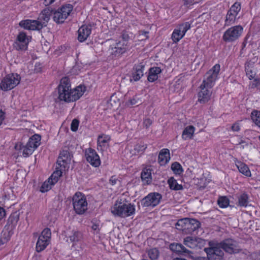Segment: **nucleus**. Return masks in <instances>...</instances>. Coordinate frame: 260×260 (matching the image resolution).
<instances>
[{
	"label": "nucleus",
	"mask_w": 260,
	"mask_h": 260,
	"mask_svg": "<svg viewBox=\"0 0 260 260\" xmlns=\"http://www.w3.org/2000/svg\"><path fill=\"white\" fill-rule=\"evenodd\" d=\"M85 89L84 86L80 85L72 89L69 78H63L58 86V99L68 103L75 101L83 94Z\"/></svg>",
	"instance_id": "nucleus-1"
},
{
	"label": "nucleus",
	"mask_w": 260,
	"mask_h": 260,
	"mask_svg": "<svg viewBox=\"0 0 260 260\" xmlns=\"http://www.w3.org/2000/svg\"><path fill=\"white\" fill-rule=\"evenodd\" d=\"M52 15H53V10L47 8L41 12L37 20H22L20 22L19 25L21 27L29 30H40L47 25Z\"/></svg>",
	"instance_id": "nucleus-2"
},
{
	"label": "nucleus",
	"mask_w": 260,
	"mask_h": 260,
	"mask_svg": "<svg viewBox=\"0 0 260 260\" xmlns=\"http://www.w3.org/2000/svg\"><path fill=\"white\" fill-rule=\"evenodd\" d=\"M111 213L115 216L125 218L135 213V206L128 203H122V200H117L111 208Z\"/></svg>",
	"instance_id": "nucleus-3"
},
{
	"label": "nucleus",
	"mask_w": 260,
	"mask_h": 260,
	"mask_svg": "<svg viewBox=\"0 0 260 260\" xmlns=\"http://www.w3.org/2000/svg\"><path fill=\"white\" fill-rule=\"evenodd\" d=\"M40 140V136L35 134L29 138L25 146H22L21 143H18L15 145V149L17 150H22L23 155L27 157L39 146Z\"/></svg>",
	"instance_id": "nucleus-4"
},
{
	"label": "nucleus",
	"mask_w": 260,
	"mask_h": 260,
	"mask_svg": "<svg viewBox=\"0 0 260 260\" xmlns=\"http://www.w3.org/2000/svg\"><path fill=\"white\" fill-rule=\"evenodd\" d=\"M73 7L71 4H66L57 10H53V19L56 23H62L72 11Z\"/></svg>",
	"instance_id": "nucleus-5"
},
{
	"label": "nucleus",
	"mask_w": 260,
	"mask_h": 260,
	"mask_svg": "<svg viewBox=\"0 0 260 260\" xmlns=\"http://www.w3.org/2000/svg\"><path fill=\"white\" fill-rule=\"evenodd\" d=\"M72 200L74 209L76 213L82 214L87 210V200L85 196L81 192H76Z\"/></svg>",
	"instance_id": "nucleus-6"
},
{
	"label": "nucleus",
	"mask_w": 260,
	"mask_h": 260,
	"mask_svg": "<svg viewBox=\"0 0 260 260\" xmlns=\"http://www.w3.org/2000/svg\"><path fill=\"white\" fill-rule=\"evenodd\" d=\"M20 79V76L17 74H9L2 80L0 87L4 91L11 90L19 83Z\"/></svg>",
	"instance_id": "nucleus-7"
},
{
	"label": "nucleus",
	"mask_w": 260,
	"mask_h": 260,
	"mask_svg": "<svg viewBox=\"0 0 260 260\" xmlns=\"http://www.w3.org/2000/svg\"><path fill=\"white\" fill-rule=\"evenodd\" d=\"M19 219V214L14 213L10 216L8 219L7 224L5 227V230L3 231L1 235V241L5 242L7 241L11 235V232L14 228L17 222Z\"/></svg>",
	"instance_id": "nucleus-8"
},
{
	"label": "nucleus",
	"mask_w": 260,
	"mask_h": 260,
	"mask_svg": "<svg viewBox=\"0 0 260 260\" xmlns=\"http://www.w3.org/2000/svg\"><path fill=\"white\" fill-rule=\"evenodd\" d=\"M243 30V27L240 25L232 26L224 32L222 40L226 43L234 42L241 36Z\"/></svg>",
	"instance_id": "nucleus-9"
},
{
	"label": "nucleus",
	"mask_w": 260,
	"mask_h": 260,
	"mask_svg": "<svg viewBox=\"0 0 260 260\" xmlns=\"http://www.w3.org/2000/svg\"><path fill=\"white\" fill-rule=\"evenodd\" d=\"M220 71V65L216 64L204 76V78L202 84L206 86L209 88H212L215 84Z\"/></svg>",
	"instance_id": "nucleus-10"
},
{
	"label": "nucleus",
	"mask_w": 260,
	"mask_h": 260,
	"mask_svg": "<svg viewBox=\"0 0 260 260\" xmlns=\"http://www.w3.org/2000/svg\"><path fill=\"white\" fill-rule=\"evenodd\" d=\"M51 233L48 228L45 229L39 236L37 244L36 250L38 252L43 251L49 244L50 241Z\"/></svg>",
	"instance_id": "nucleus-11"
},
{
	"label": "nucleus",
	"mask_w": 260,
	"mask_h": 260,
	"mask_svg": "<svg viewBox=\"0 0 260 260\" xmlns=\"http://www.w3.org/2000/svg\"><path fill=\"white\" fill-rule=\"evenodd\" d=\"M209 260H223L224 252L218 244L204 249Z\"/></svg>",
	"instance_id": "nucleus-12"
},
{
	"label": "nucleus",
	"mask_w": 260,
	"mask_h": 260,
	"mask_svg": "<svg viewBox=\"0 0 260 260\" xmlns=\"http://www.w3.org/2000/svg\"><path fill=\"white\" fill-rule=\"evenodd\" d=\"M190 24L188 22L181 24L177 26L173 31L171 38L174 43H177L185 35L186 32L190 28Z\"/></svg>",
	"instance_id": "nucleus-13"
},
{
	"label": "nucleus",
	"mask_w": 260,
	"mask_h": 260,
	"mask_svg": "<svg viewBox=\"0 0 260 260\" xmlns=\"http://www.w3.org/2000/svg\"><path fill=\"white\" fill-rule=\"evenodd\" d=\"M161 199V196L159 193H150L141 200V205L143 207H155L159 203Z\"/></svg>",
	"instance_id": "nucleus-14"
},
{
	"label": "nucleus",
	"mask_w": 260,
	"mask_h": 260,
	"mask_svg": "<svg viewBox=\"0 0 260 260\" xmlns=\"http://www.w3.org/2000/svg\"><path fill=\"white\" fill-rule=\"evenodd\" d=\"M87 161L93 167H98L101 164V160L96 152L92 148H88L85 152Z\"/></svg>",
	"instance_id": "nucleus-15"
},
{
	"label": "nucleus",
	"mask_w": 260,
	"mask_h": 260,
	"mask_svg": "<svg viewBox=\"0 0 260 260\" xmlns=\"http://www.w3.org/2000/svg\"><path fill=\"white\" fill-rule=\"evenodd\" d=\"M29 43L28 37L24 32H20L14 43V47L18 50L24 51L27 48Z\"/></svg>",
	"instance_id": "nucleus-16"
},
{
	"label": "nucleus",
	"mask_w": 260,
	"mask_h": 260,
	"mask_svg": "<svg viewBox=\"0 0 260 260\" xmlns=\"http://www.w3.org/2000/svg\"><path fill=\"white\" fill-rule=\"evenodd\" d=\"M221 247V249L224 250L225 252L229 253H237L239 251L236 243L231 239H227L218 244Z\"/></svg>",
	"instance_id": "nucleus-17"
},
{
	"label": "nucleus",
	"mask_w": 260,
	"mask_h": 260,
	"mask_svg": "<svg viewBox=\"0 0 260 260\" xmlns=\"http://www.w3.org/2000/svg\"><path fill=\"white\" fill-rule=\"evenodd\" d=\"M128 47L127 42L119 41L116 43L114 47L111 48V54L114 57H118L126 51Z\"/></svg>",
	"instance_id": "nucleus-18"
},
{
	"label": "nucleus",
	"mask_w": 260,
	"mask_h": 260,
	"mask_svg": "<svg viewBox=\"0 0 260 260\" xmlns=\"http://www.w3.org/2000/svg\"><path fill=\"white\" fill-rule=\"evenodd\" d=\"M201 90L198 93V101L201 103H205L209 101L212 94V88H209L207 86L203 84L200 85Z\"/></svg>",
	"instance_id": "nucleus-19"
},
{
	"label": "nucleus",
	"mask_w": 260,
	"mask_h": 260,
	"mask_svg": "<svg viewBox=\"0 0 260 260\" xmlns=\"http://www.w3.org/2000/svg\"><path fill=\"white\" fill-rule=\"evenodd\" d=\"M71 160L70 153L67 150H63L60 152L57 161V165L60 168L65 169L66 165L70 163Z\"/></svg>",
	"instance_id": "nucleus-20"
},
{
	"label": "nucleus",
	"mask_w": 260,
	"mask_h": 260,
	"mask_svg": "<svg viewBox=\"0 0 260 260\" xmlns=\"http://www.w3.org/2000/svg\"><path fill=\"white\" fill-rule=\"evenodd\" d=\"M91 27L89 25H82L78 31V40L80 42L85 41L91 34Z\"/></svg>",
	"instance_id": "nucleus-21"
},
{
	"label": "nucleus",
	"mask_w": 260,
	"mask_h": 260,
	"mask_svg": "<svg viewBox=\"0 0 260 260\" xmlns=\"http://www.w3.org/2000/svg\"><path fill=\"white\" fill-rule=\"evenodd\" d=\"M245 72L247 76L250 80L254 79L256 75V70L254 67V61L249 60L245 63Z\"/></svg>",
	"instance_id": "nucleus-22"
},
{
	"label": "nucleus",
	"mask_w": 260,
	"mask_h": 260,
	"mask_svg": "<svg viewBox=\"0 0 260 260\" xmlns=\"http://www.w3.org/2000/svg\"><path fill=\"white\" fill-rule=\"evenodd\" d=\"M144 67L145 66L142 63L136 66L134 68V72L133 73L132 79L131 80H133L135 81L139 80L144 75Z\"/></svg>",
	"instance_id": "nucleus-23"
},
{
	"label": "nucleus",
	"mask_w": 260,
	"mask_h": 260,
	"mask_svg": "<svg viewBox=\"0 0 260 260\" xmlns=\"http://www.w3.org/2000/svg\"><path fill=\"white\" fill-rule=\"evenodd\" d=\"M200 226V222L195 219L188 218L186 222V228L185 231L191 233L198 229Z\"/></svg>",
	"instance_id": "nucleus-24"
},
{
	"label": "nucleus",
	"mask_w": 260,
	"mask_h": 260,
	"mask_svg": "<svg viewBox=\"0 0 260 260\" xmlns=\"http://www.w3.org/2000/svg\"><path fill=\"white\" fill-rule=\"evenodd\" d=\"M170 151L168 149H162L158 155V162L161 166L165 165L170 160Z\"/></svg>",
	"instance_id": "nucleus-25"
},
{
	"label": "nucleus",
	"mask_w": 260,
	"mask_h": 260,
	"mask_svg": "<svg viewBox=\"0 0 260 260\" xmlns=\"http://www.w3.org/2000/svg\"><path fill=\"white\" fill-rule=\"evenodd\" d=\"M161 72L159 67H153L149 69V75L148 76V80L149 82H154L158 79V75Z\"/></svg>",
	"instance_id": "nucleus-26"
},
{
	"label": "nucleus",
	"mask_w": 260,
	"mask_h": 260,
	"mask_svg": "<svg viewBox=\"0 0 260 260\" xmlns=\"http://www.w3.org/2000/svg\"><path fill=\"white\" fill-rule=\"evenodd\" d=\"M170 249L179 254H189L190 252L180 244H171L170 245Z\"/></svg>",
	"instance_id": "nucleus-27"
},
{
	"label": "nucleus",
	"mask_w": 260,
	"mask_h": 260,
	"mask_svg": "<svg viewBox=\"0 0 260 260\" xmlns=\"http://www.w3.org/2000/svg\"><path fill=\"white\" fill-rule=\"evenodd\" d=\"M236 166L240 173L247 177L251 176V172L246 164L241 161H237L236 162Z\"/></svg>",
	"instance_id": "nucleus-28"
},
{
	"label": "nucleus",
	"mask_w": 260,
	"mask_h": 260,
	"mask_svg": "<svg viewBox=\"0 0 260 260\" xmlns=\"http://www.w3.org/2000/svg\"><path fill=\"white\" fill-rule=\"evenodd\" d=\"M110 140V136L105 135H101L98 137V147L101 148H105L108 145V142Z\"/></svg>",
	"instance_id": "nucleus-29"
},
{
	"label": "nucleus",
	"mask_w": 260,
	"mask_h": 260,
	"mask_svg": "<svg viewBox=\"0 0 260 260\" xmlns=\"http://www.w3.org/2000/svg\"><path fill=\"white\" fill-rule=\"evenodd\" d=\"M198 240L196 238L188 236L184 239V244L190 248H194L198 245Z\"/></svg>",
	"instance_id": "nucleus-30"
},
{
	"label": "nucleus",
	"mask_w": 260,
	"mask_h": 260,
	"mask_svg": "<svg viewBox=\"0 0 260 260\" xmlns=\"http://www.w3.org/2000/svg\"><path fill=\"white\" fill-rule=\"evenodd\" d=\"M142 180L148 184L152 181L151 170L150 169H145L141 173Z\"/></svg>",
	"instance_id": "nucleus-31"
},
{
	"label": "nucleus",
	"mask_w": 260,
	"mask_h": 260,
	"mask_svg": "<svg viewBox=\"0 0 260 260\" xmlns=\"http://www.w3.org/2000/svg\"><path fill=\"white\" fill-rule=\"evenodd\" d=\"M194 132V127L192 125L187 126L183 131L182 137L183 139L192 138Z\"/></svg>",
	"instance_id": "nucleus-32"
},
{
	"label": "nucleus",
	"mask_w": 260,
	"mask_h": 260,
	"mask_svg": "<svg viewBox=\"0 0 260 260\" xmlns=\"http://www.w3.org/2000/svg\"><path fill=\"white\" fill-rule=\"evenodd\" d=\"M237 16V15L228 11V13L226 15L224 26H230L233 24L235 22Z\"/></svg>",
	"instance_id": "nucleus-33"
},
{
	"label": "nucleus",
	"mask_w": 260,
	"mask_h": 260,
	"mask_svg": "<svg viewBox=\"0 0 260 260\" xmlns=\"http://www.w3.org/2000/svg\"><path fill=\"white\" fill-rule=\"evenodd\" d=\"M63 168H60L59 166H56V171H54L49 178L55 184L58 181L59 178L62 175V170Z\"/></svg>",
	"instance_id": "nucleus-34"
},
{
	"label": "nucleus",
	"mask_w": 260,
	"mask_h": 260,
	"mask_svg": "<svg viewBox=\"0 0 260 260\" xmlns=\"http://www.w3.org/2000/svg\"><path fill=\"white\" fill-rule=\"evenodd\" d=\"M248 204V196L243 193L238 197V206L246 207Z\"/></svg>",
	"instance_id": "nucleus-35"
},
{
	"label": "nucleus",
	"mask_w": 260,
	"mask_h": 260,
	"mask_svg": "<svg viewBox=\"0 0 260 260\" xmlns=\"http://www.w3.org/2000/svg\"><path fill=\"white\" fill-rule=\"evenodd\" d=\"M82 238V234L77 231H72L69 236V238L72 242L76 243L79 241Z\"/></svg>",
	"instance_id": "nucleus-36"
},
{
	"label": "nucleus",
	"mask_w": 260,
	"mask_h": 260,
	"mask_svg": "<svg viewBox=\"0 0 260 260\" xmlns=\"http://www.w3.org/2000/svg\"><path fill=\"white\" fill-rule=\"evenodd\" d=\"M168 184L171 189L176 190H179L182 189V186L178 183L177 181L173 178H170L168 180Z\"/></svg>",
	"instance_id": "nucleus-37"
},
{
	"label": "nucleus",
	"mask_w": 260,
	"mask_h": 260,
	"mask_svg": "<svg viewBox=\"0 0 260 260\" xmlns=\"http://www.w3.org/2000/svg\"><path fill=\"white\" fill-rule=\"evenodd\" d=\"M147 146L146 145L138 144L135 146L133 150H132V153L133 155H137L139 153L142 154L146 149Z\"/></svg>",
	"instance_id": "nucleus-38"
},
{
	"label": "nucleus",
	"mask_w": 260,
	"mask_h": 260,
	"mask_svg": "<svg viewBox=\"0 0 260 260\" xmlns=\"http://www.w3.org/2000/svg\"><path fill=\"white\" fill-rule=\"evenodd\" d=\"M55 183L49 178L48 180L45 181L41 187L40 191L42 192H45L50 189L52 186L54 185Z\"/></svg>",
	"instance_id": "nucleus-39"
},
{
	"label": "nucleus",
	"mask_w": 260,
	"mask_h": 260,
	"mask_svg": "<svg viewBox=\"0 0 260 260\" xmlns=\"http://www.w3.org/2000/svg\"><path fill=\"white\" fill-rule=\"evenodd\" d=\"M251 117L252 121L260 127V112L254 111L251 113Z\"/></svg>",
	"instance_id": "nucleus-40"
},
{
	"label": "nucleus",
	"mask_w": 260,
	"mask_h": 260,
	"mask_svg": "<svg viewBox=\"0 0 260 260\" xmlns=\"http://www.w3.org/2000/svg\"><path fill=\"white\" fill-rule=\"evenodd\" d=\"M218 205L221 208H226L229 205V200L226 197H220L217 201Z\"/></svg>",
	"instance_id": "nucleus-41"
},
{
	"label": "nucleus",
	"mask_w": 260,
	"mask_h": 260,
	"mask_svg": "<svg viewBox=\"0 0 260 260\" xmlns=\"http://www.w3.org/2000/svg\"><path fill=\"white\" fill-rule=\"evenodd\" d=\"M148 254L151 260H156L158 257L159 252L157 249L154 248L150 249L148 251Z\"/></svg>",
	"instance_id": "nucleus-42"
},
{
	"label": "nucleus",
	"mask_w": 260,
	"mask_h": 260,
	"mask_svg": "<svg viewBox=\"0 0 260 260\" xmlns=\"http://www.w3.org/2000/svg\"><path fill=\"white\" fill-rule=\"evenodd\" d=\"M187 218L179 220L176 224V229L181 231H185L186 228V222H187Z\"/></svg>",
	"instance_id": "nucleus-43"
},
{
	"label": "nucleus",
	"mask_w": 260,
	"mask_h": 260,
	"mask_svg": "<svg viewBox=\"0 0 260 260\" xmlns=\"http://www.w3.org/2000/svg\"><path fill=\"white\" fill-rule=\"evenodd\" d=\"M240 10V3L238 2H236L232 6L230 9L229 11L237 15Z\"/></svg>",
	"instance_id": "nucleus-44"
},
{
	"label": "nucleus",
	"mask_w": 260,
	"mask_h": 260,
	"mask_svg": "<svg viewBox=\"0 0 260 260\" xmlns=\"http://www.w3.org/2000/svg\"><path fill=\"white\" fill-rule=\"evenodd\" d=\"M171 169L176 174H179L182 172L181 165L177 162L172 164Z\"/></svg>",
	"instance_id": "nucleus-45"
},
{
	"label": "nucleus",
	"mask_w": 260,
	"mask_h": 260,
	"mask_svg": "<svg viewBox=\"0 0 260 260\" xmlns=\"http://www.w3.org/2000/svg\"><path fill=\"white\" fill-rule=\"evenodd\" d=\"M78 126H79V121L76 119H73L71 123V130L73 132L77 131L78 129Z\"/></svg>",
	"instance_id": "nucleus-46"
},
{
	"label": "nucleus",
	"mask_w": 260,
	"mask_h": 260,
	"mask_svg": "<svg viewBox=\"0 0 260 260\" xmlns=\"http://www.w3.org/2000/svg\"><path fill=\"white\" fill-rule=\"evenodd\" d=\"M121 40L120 41L127 42L128 43V41L129 39V36L127 34L126 32H123L121 36Z\"/></svg>",
	"instance_id": "nucleus-47"
},
{
	"label": "nucleus",
	"mask_w": 260,
	"mask_h": 260,
	"mask_svg": "<svg viewBox=\"0 0 260 260\" xmlns=\"http://www.w3.org/2000/svg\"><path fill=\"white\" fill-rule=\"evenodd\" d=\"M152 124V120L149 118L144 120L143 125L146 128H148Z\"/></svg>",
	"instance_id": "nucleus-48"
},
{
	"label": "nucleus",
	"mask_w": 260,
	"mask_h": 260,
	"mask_svg": "<svg viewBox=\"0 0 260 260\" xmlns=\"http://www.w3.org/2000/svg\"><path fill=\"white\" fill-rule=\"evenodd\" d=\"M232 129L233 131L238 132L240 130V125L238 123H234L232 126Z\"/></svg>",
	"instance_id": "nucleus-49"
},
{
	"label": "nucleus",
	"mask_w": 260,
	"mask_h": 260,
	"mask_svg": "<svg viewBox=\"0 0 260 260\" xmlns=\"http://www.w3.org/2000/svg\"><path fill=\"white\" fill-rule=\"evenodd\" d=\"M119 181L114 176L111 177L110 179V183L112 185H114L117 183Z\"/></svg>",
	"instance_id": "nucleus-50"
},
{
	"label": "nucleus",
	"mask_w": 260,
	"mask_h": 260,
	"mask_svg": "<svg viewBox=\"0 0 260 260\" xmlns=\"http://www.w3.org/2000/svg\"><path fill=\"white\" fill-rule=\"evenodd\" d=\"M200 0H184V4L187 5H190L193 3H198Z\"/></svg>",
	"instance_id": "nucleus-51"
},
{
	"label": "nucleus",
	"mask_w": 260,
	"mask_h": 260,
	"mask_svg": "<svg viewBox=\"0 0 260 260\" xmlns=\"http://www.w3.org/2000/svg\"><path fill=\"white\" fill-rule=\"evenodd\" d=\"M6 215V212L4 208L0 206V219L4 218Z\"/></svg>",
	"instance_id": "nucleus-52"
},
{
	"label": "nucleus",
	"mask_w": 260,
	"mask_h": 260,
	"mask_svg": "<svg viewBox=\"0 0 260 260\" xmlns=\"http://www.w3.org/2000/svg\"><path fill=\"white\" fill-rule=\"evenodd\" d=\"M5 119V113L2 110H0V125Z\"/></svg>",
	"instance_id": "nucleus-53"
},
{
	"label": "nucleus",
	"mask_w": 260,
	"mask_h": 260,
	"mask_svg": "<svg viewBox=\"0 0 260 260\" xmlns=\"http://www.w3.org/2000/svg\"><path fill=\"white\" fill-rule=\"evenodd\" d=\"M55 0H45L44 1V4L46 6H49L51 4H52L54 2H55Z\"/></svg>",
	"instance_id": "nucleus-54"
},
{
	"label": "nucleus",
	"mask_w": 260,
	"mask_h": 260,
	"mask_svg": "<svg viewBox=\"0 0 260 260\" xmlns=\"http://www.w3.org/2000/svg\"><path fill=\"white\" fill-rule=\"evenodd\" d=\"M148 32L147 31H140V36H144L146 39L148 38L147 34Z\"/></svg>",
	"instance_id": "nucleus-55"
},
{
	"label": "nucleus",
	"mask_w": 260,
	"mask_h": 260,
	"mask_svg": "<svg viewBox=\"0 0 260 260\" xmlns=\"http://www.w3.org/2000/svg\"><path fill=\"white\" fill-rule=\"evenodd\" d=\"M239 145H240L242 148H244L245 146H247V145H248V143H247V142H244V141H242L239 143Z\"/></svg>",
	"instance_id": "nucleus-56"
},
{
	"label": "nucleus",
	"mask_w": 260,
	"mask_h": 260,
	"mask_svg": "<svg viewBox=\"0 0 260 260\" xmlns=\"http://www.w3.org/2000/svg\"><path fill=\"white\" fill-rule=\"evenodd\" d=\"M92 229L94 231H96L98 229V225L95 224H93L91 227Z\"/></svg>",
	"instance_id": "nucleus-57"
},
{
	"label": "nucleus",
	"mask_w": 260,
	"mask_h": 260,
	"mask_svg": "<svg viewBox=\"0 0 260 260\" xmlns=\"http://www.w3.org/2000/svg\"><path fill=\"white\" fill-rule=\"evenodd\" d=\"M253 82H254V83H253L252 84V86H253V87H256V86H257V83H258V82L257 81V79H254V80L253 81Z\"/></svg>",
	"instance_id": "nucleus-58"
},
{
	"label": "nucleus",
	"mask_w": 260,
	"mask_h": 260,
	"mask_svg": "<svg viewBox=\"0 0 260 260\" xmlns=\"http://www.w3.org/2000/svg\"><path fill=\"white\" fill-rule=\"evenodd\" d=\"M130 102H131V105H135V104H137V102L136 101L135 99H132L130 101Z\"/></svg>",
	"instance_id": "nucleus-59"
},
{
	"label": "nucleus",
	"mask_w": 260,
	"mask_h": 260,
	"mask_svg": "<svg viewBox=\"0 0 260 260\" xmlns=\"http://www.w3.org/2000/svg\"><path fill=\"white\" fill-rule=\"evenodd\" d=\"M35 70L37 71V72H39L40 71V69H35Z\"/></svg>",
	"instance_id": "nucleus-60"
}]
</instances>
